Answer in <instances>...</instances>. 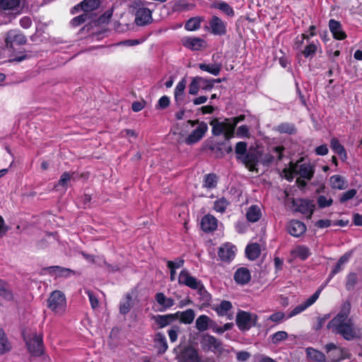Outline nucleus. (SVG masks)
I'll return each instance as SVG.
<instances>
[{
    "label": "nucleus",
    "mask_w": 362,
    "mask_h": 362,
    "mask_svg": "<svg viewBox=\"0 0 362 362\" xmlns=\"http://www.w3.org/2000/svg\"><path fill=\"white\" fill-rule=\"evenodd\" d=\"M349 310L350 304L345 303L341 311L327 325V328L332 333L340 334L348 341L360 338L361 334V329L348 318Z\"/></svg>",
    "instance_id": "obj_1"
},
{
    "label": "nucleus",
    "mask_w": 362,
    "mask_h": 362,
    "mask_svg": "<svg viewBox=\"0 0 362 362\" xmlns=\"http://www.w3.org/2000/svg\"><path fill=\"white\" fill-rule=\"evenodd\" d=\"M315 170L313 165L310 163H303L298 160L296 163H291L288 168H285L282 171L283 176L288 181H291L294 177L298 176L297 183L299 186L303 187L306 186V180H310L314 175Z\"/></svg>",
    "instance_id": "obj_2"
},
{
    "label": "nucleus",
    "mask_w": 362,
    "mask_h": 362,
    "mask_svg": "<svg viewBox=\"0 0 362 362\" xmlns=\"http://www.w3.org/2000/svg\"><path fill=\"white\" fill-rule=\"evenodd\" d=\"M244 119V115L226 118L223 121H220L218 119H214L210 122V125L212 127V134L214 136L223 134L226 140H230L234 137L235 128L238 123L243 121Z\"/></svg>",
    "instance_id": "obj_3"
},
{
    "label": "nucleus",
    "mask_w": 362,
    "mask_h": 362,
    "mask_svg": "<svg viewBox=\"0 0 362 362\" xmlns=\"http://www.w3.org/2000/svg\"><path fill=\"white\" fill-rule=\"evenodd\" d=\"M293 49L306 59H313L317 52H322V48L318 40H312L305 34L298 35L293 42Z\"/></svg>",
    "instance_id": "obj_4"
},
{
    "label": "nucleus",
    "mask_w": 362,
    "mask_h": 362,
    "mask_svg": "<svg viewBox=\"0 0 362 362\" xmlns=\"http://www.w3.org/2000/svg\"><path fill=\"white\" fill-rule=\"evenodd\" d=\"M178 284L181 286H185L192 290H196L198 295L202 298L203 301L208 303L211 300V295L206 290L202 281L191 275L187 269H182L177 278Z\"/></svg>",
    "instance_id": "obj_5"
},
{
    "label": "nucleus",
    "mask_w": 362,
    "mask_h": 362,
    "mask_svg": "<svg viewBox=\"0 0 362 362\" xmlns=\"http://www.w3.org/2000/svg\"><path fill=\"white\" fill-rule=\"evenodd\" d=\"M201 346L204 351H211L221 356H226L230 353V349L215 337L204 334L201 340Z\"/></svg>",
    "instance_id": "obj_6"
},
{
    "label": "nucleus",
    "mask_w": 362,
    "mask_h": 362,
    "mask_svg": "<svg viewBox=\"0 0 362 362\" xmlns=\"http://www.w3.org/2000/svg\"><path fill=\"white\" fill-rule=\"evenodd\" d=\"M47 308L55 315H62L66 308V300L60 291H54L47 299Z\"/></svg>",
    "instance_id": "obj_7"
},
{
    "label": "nucleus",
    "mask_w": 362,
    "mask_h": 362,
    "mask_svg": "<svg viewBox=\"0 0 362 362\" xmlns=\"http://www.w3.org/2000/svg\"><path fill=\"white\" fill-rule=\"evenodd\" d=\"M257 315L255 313L240 310L236 315V325L240 330L248 331L256 325Z\"/></svg>",
    "instance_id": "obj_8"
},
{
    "label": "nucleus",
    "mask_w": 362,
    "mask_h": 362,
    "mask_svg": "<svg viewBox=\"0 0 362 362\" xmlns=\"http://www.w3.org/2000/svg\"><path fill=\"white\" fill-rule=\"evenodd\" d=\"M227 23L216 15H213L208 21L206 29L214 35L223 36L227 33Z\"/></svg>",
    "instance_id": "obj_9"
},
{
    "label": "nucleus",
    "mask_w": 362,
    "mask_h": 362,
    "mask_svg": "<svg viewBox=\"0 0 362 362\" xmlns=\"http://www.w3.org/2000/svg\"><path fill=\"white\" fill-rule=\"evenodd\" d=\"M28 349L32 355L40 356L43 352L42 337L36 333L24 336Z\"/></svg>",
    "instance_id": "obj_10"
},
{
    "label": "nucleus",
    "mask_w": 362,
    "mask_h": 362,
    "mask_svg": "<svg viewBox=\"0 0 362 362\" xmlns=\"http://www.w3.org/2000/svg\"><path fill=\"white\" fill-rule=\"evenodd\" d=\"M177 362H204L197 349L192 346H185L177 356Z\"/></svg>",
    "instance_id": "obj_11"
},
{
    "label": "nucleus",
    "mask_w": 362,
    "mask_h": 362,
    "mask_svg": "<svg viewBox=\"0 0 362 362\" xmlns=\"http://www.w3.org/2000/svg\"><path fill=\"white\" fill-rule=\"evenodd\" d=\"M25 36L19 30H11L8 31L5 37V44L7 48L11 49L14 45H21L26 43Z\"/></svg>",
    "instance_id": "obj_12"
},
{
    "label": "nucleus",
    "mask_w": 362,
    "mask_h": 362,
    "mask_svg": "<svg viewBox=\"0 0 362 362\" xmlns=\"http://www.w3.org/2000/svg\"><path fill=\"white\" fill-rule=\"evenodd\" d=\"M153 21L152 11L142 6H138L135 11V23L139 26H144Z\"/></svg>",
    "instance_id": "obj_13"
},
{
    "label": "nucleus",
    "mask_w": 362,
    "mask_h": 362,
    "mask_svg": "<svg viewBox=\"0 0 362 362\" xmlns=\"http://www.w3.org/2000/svg\"><path fill=\"white\" fill-rule=\"evenodd\" d=\"M322 289H317L310 298H308L305 301L299 304L296 307H295L287 315L286 319L291 318L293 316H296L304 310H305L308 308L313 305L315 301L318 299L320 294L321 293Z\"/></svg>",
    "instance_id": "obj_14"
},
{
    "label": "nucleus",
    "mask_w": 362,
    "mask_h": 362,
    "mask_svg": "<svg viewBox=\"0 0 362 362\" xmlns=\"http://www.w3.org/2000/svg\"><path fill=\"white\" fill-rule=\"evenodd\" d=\"M236 247L230 243H226L221 245L218 250L219 259L225 262H231L236 254Z\"/></svg>",
    "instance_id": "obj_15"
},
{
    "label": "nucleus",
    "mask_w": 362,
    "mask_h": 362,
    "mask_svg": "<svg viewBox=\"0 0 362 362\" xmlns=\"http://www.w3.org/2000/svg\"><path fill=\"white\" fill-rule=\"evenodd\" d=\"M214 82H221V79L207 81L201 76L194 77L189 86V93L194 95H197L199 92L200 85L203 83H207L204 87H202L203 89L211 88L214 86Z\"/></svg>",
    "instance_id": "obj_16"
},
{
    "label": "nucleus",
    "mask_w": 362,
    "mask_h": 362,
    "mask_svg": "<svg viewBox=\"0 0 362 362\" xmlns=\"http://www.w3.org/2000/svg\"><path fill=\"white\" fill-rule=\"evenodd\" d=\"M325 349L328 354V358L332 362H338L347 358L344 349L337 346L334 343L327 344Z\"/></svg>",
    "instance_id": "obj_17"
},
{
    "label": "nucleus",
    "mask_w": 362,
    "mask_h": 362,
    "mask_svg": "<svg viewBox=\"0 0 362 362\" xmlns=\"http://www.w3.org/2000/svg\"><path fill=\"white\" fill-rule=\"evenodd\" d=\"M208 130L207 124L204 122L198 123L197 127L193 130L189 136L186 138L185 142L187 144H192L198 142L204 136Z\"/></svg>",
    "instance_id": "obj_18"
},
{
    "label": "nucleus",
    "mask_w": 362,
    "mask_h": 362,
    "mask_svg": "<svg viewBox=\"0 0 362 362\" xmlns=\"http://www.w3.org/2000/svg\"><path fill=\"white\" fill-rule=\"evenodd\" d=\"M295 210L310 217L313 213L315 205L313 202L307 199H296L293 201Z\"/></svg>",
    "instance_id": "obj_19"
},
{
    "label": "nucleus",
    "mask_w": 362,
    "mask_h": 362,
    "mask_svg": "<svg viewBox=\"0 0 362 362\" xmlns=\"http://www.w3.org/2000/svg\"><path fill=\"white\" fill-rule=\"evenodd\" d=\"M100 5V0H83L80 4L72 8L71 13L74 14L80 11L89 13V12L98 8Z\"/></svg>",
    "instance_id": "obj_20"
},
{
    "label": "nucleus",
    "mask_w": 362,
    "mask_h": 362,
    "mask_svg": "<svg viewBox=\"0 0 362 362\" xmlns=\"http://www.w3.org/2000/svg\"><path fill=\"white\" fill-rule=\"evenodd\" d=\"M182 43L192 51L200 50L206 46L204 40L197 37H185L182 39Z\"/></svg>",
    "instance_id": "obj_21"
},
{
    "label": "nucleus",
    "mask_w": 362,
    "mask_h": 362,
    "mask_svg": "<svg viewBox=\"0 0 362 362\" xmlns=\"http://www.w3.org/2000/svg\"><path fill=\"white\" fill-rule=\"evenodd\" d=\"M211 8L220 11L224 16L228 18L235 16V11L233 8L227 2L223 0H216L211 4Z\"/></svg>",
    "instance_id": "obj_22"
},
{
    "label": "nucleus",
    "mask_w": 362,
    "mask_h": 362,
    "mask_svg": "<svg viewBox=\"0 0 362 362\" xmlns=\"http://www.w3.org/2000/svg\"><path fill=\"white\" fill-rule=\"evenodd\" d=\"M218 226V220L211 214L205 215L201 221L202 229L205 232L214 231Z\"/></svg>",
    "instance_id": "obj_23"
},
{
    "label": "nucleus",
    "mask_w": 362,
    "mask_h": 362,
    "mask_svg": "<svg viewBox=\"0 0 362 362\" xmlns=\"http://www.w3.org/2000/svg\"><path fill=\"white\" fill-rule=\"evenodd\" d=\"M47 273L51 275H54L55 277H69L74 275L76 272L68 268L62 267L59 266L49 267L45 269Z\"/></svg>",
    "instance_id": "obj_24"
},
{
    "label": "nucleus",
    "mask_w": 362,
    "mask_h": 362,
    "mask_svg": "<svg viewBox=\"0 0 362 362\" xmlns=\"http://www.w3.org/2000/svg\"><path fill=\"white\" fill-rule=\"evenodd\" d=\"M305 230L306 227L301 221L293 220L288 223V231L292 236L299 237L303 235Z\"/></svg>",
    "instance_id": "obj_25"
},
{
    "label": "nucleus",
    "mask_w": 362,
    "mask_h": 362,
    "mask_svg": "<svg viewBox=\"0 0 362 362\" xmlns=\"http://www.w3.org/2000/svg\"><path fill=\"white\" fill-rule=\"evenodd\" d=\"M250 272L249 269L245 267L238 269L234 274V280L237 284L240 285L247 284L250 281Z\"/></svg>",
    "instance_id": "obj_26"
},
{
    "label": "nucleus",
    "mask_w": 362,
    "mask_h": 362,
    "mask_svg": "<svg viewBox=\"0 0 362 362\" xmlns=\"http://www.w3.org/2000/svg\"><path fill=\"white\" fill-rule=\"evenodd\" d=\"M329 28L334 38L341 40L346 37V35L342 30L341 25L339 21L334 19L329 20Z\"/></svg>",
    "instance_id": "obj_27"
},
{
    "label": "nucleus",
    "mask_w": 362,
    "mask_h": 362,
    "mask_svg": "<svg viewBox=\"0 0 362 362\" xmlns=\"http://www.w3.org/2000/svg\"><path fill=\"white\" fill-rule=\"evenodd\" d=\"M157 303L161 306L160 311H165L175 305V300L168 298L163 293H157L155 296Z\"/></svg>",
    "instance_id": "obj_28"
},
{
    "label": "nucleus",
    "mask_w": 362,
    "mask_h": 362,
    "mask_svg": "<svg viewBox=\"0 0 362 362\" xmlns=\"http://www.w3.org/2000/svg\"><path fill=\"white\" fill-rule=\"evenodd\" d=\"M214 322L207 315H199L195 322V327L199 332L206 331L209 328L212 327Z\"/></svg>",
    "instance_id": "obj_29"
},
{
    "label": "nucleus",
    "mask_w": 362,
    "mask_h": 362,
    "mask_svg": "<svg viewBox=\"0 0 362 362\" xmlns=\"http://www.w3.org/2000/svg\"><path fill=\"white\" fill-rule=\"evenodd\" d=\"M262 217V211L258 205H252L246 211V218L249 222L255 223Z\"/></svg>",
    "instance_id": "obj_30"
},
{
    "label": "nucleus",
    "mask_w": 362,
    "mask_h": 362,
    "mask_svg": "<svg viewBox=\"0 0 362 362\" xmlns=\"http://www.w3.org/2000/svg\"><path fill=\"white\" fill-rule=\"evenodd\" d=\"M174 315H175V319L179 317L180 322L185 325L192 323L195 317V313L194 310L190 308L182 312L178 311Z\"/></svg>",
    "instance_id": "obj_31"
},
{
    "label": "nucleus",
    "mask_w": 362,
    "mask_h": 362,
    "mask_svg": "<svg viewBox=\"0 0 362 362\" xmlns=\"http://www.w3.org/2000/svg\"><path fill=\"white\" fill-rule=\"evenodd\" d=\"M330 186L332 189L342 190L348 187L345 179L339 175H334L329 178Z\"/></svg>",
    "instance_id": "obj_32"
},
{
    "label": "nucleus",
    "mask_w": 362,
    "mask_h": 362,
    "mask_svg": "<svg viewBox=\"0 0 362 362\" xmlns=\"http://www.w3.org/2000/svg\"><path fill=\"white\" fill-rule=\"evenodd\" d=\"M353 255V250H350L347 252H346L344 255H342L340 259H339L337 265L334 267L333 270L331 272L330 277H332L334 275L337 274L339 272H341L343 268L344 265L346 264Z\"/></svg>",
    "instance_id": "obj_33"
},
{
    "label": "nucleus",
    "mask_w": 362,
    "mask_h": 362,
    "mask_svg": "<svg viewBox=\"0 0 362 362\" xmlns=\"http://www.w3.org/2000/svg\"><path fill=\"white\" fill-rule=\"evenodd\" d=\"M153 319L160 328H163L175 320V315H157Z\"/></svg>",
    "instance_id": "obj_34"
},
{
    "label": "nucleus",
    "mask_w": 362,
    "mask_h": 362,
    "mask_svg": "<svg viewBox=\"0 0 362 362\" xmlns=\"http://www.w3.org/2000/svg\"><path fill=\"white\" fill-rule=\"evenodd\" d=\"M330 144L332 151L338 154L342 160H345L347 158L346 152L344 147L339 143V141L336 138H332Z\"/></svg>",
    "instance_id": "obj_35"
},
{
    "label": "nucleus",
    "mask_w": 362,
    "mask_h": 362,
    "mask_svg": "<svg viewBox=\"0 0 362 362\" xmlns=\"http://www.w3.org/2000/svg\"><path fill=\"white\" fill-rule=\"evenodd\" d=\"M306 354L309 359L313 362H323L326 358L322 352L311 347L306 349Z\"/></svg>",
    "instance_id": "obj_36"
},
{
    "label": "nucleus",
    "mask_w": 362,
    "mask_h": 362,
    "mask_svg": "<svg viewBox=\"0 0 362 362\" xmlns=\"http://www.w3.org/2000/svg\"><path fill=\"white\" fill-rule=\"evenodd\" d=\"M291 254L296 258L305 260L310 255V252L308 247L298 245L292 250Z\"/></svg>",
    "instance_id": "obj_37"
},
{
    "label": "nucleus",
    "mask_w": 362,
    "mask_h": 362,
    "mask_svg": "<svg viewBox=\"0 0 362 362\" xmlns=\"http://www.w3.org/2000/svg\"><path fill=\"white\" fill-rule=\"evenodd\" d=\"M221 64H199V68L202 71H206L214 76H218L221 70Z\"/></svg>",
    "instance_id": "obj_38"
},
{
    "label": "nucleus",
    "mask_w": 362,
    "mask_h": 362,
    "mask_svg": "<svg viewBox=\"0 0 362 362\" xmlns=\"http://www.w3.org/2000/svg\"><path fill=\"white\" fill-rule=\"evenodd\" d=\"M218 183V177L214 173L206 174L204 176L203 187L212 189L216 187Z\"/></svg>",
    "instance_id": "obj_39"
},
{
    "label": "nucleus",
    "mask_w": 362,
    "mask_h": 362,
    "mask_svg": "<svg viewBox=\"0 0 362 362\" xmlns=\"http://www.w3.org/2000/svg\"><path fill=\"white\" fill-rule=\"evenodd\" d=\"M284 148L283 146H276L272 148L270 153L268 154L265 160L268 163H272L277 160H280L283 156V151Z\"/></svg>",
    "instance_id": "obj_40"
},
{
    "label": "nucleus",
    "mask_w": 362,
    "mask_h": 362,
    "mask_svg": "<svg viewBox=\"0 0 362 362\" xmlns=\"http://www.w3.org/2000/svg\"><path fill=\"white\" fill-rule=\"evenodd\" d=\"M186 87V81L185 78H182L181 81L178 82L175 88V100L177 103H180L184 100V93Z\"/></svg>",
    "instance_id": "obj_41"
},
{
    "label": "nucleus",
    "mask_w": 362,
    "mask_h": 362,
    "mask_svg": "<svg viewBox=\"0 0 362 362\" xmlns=\"http://www.w3.org/2000/svg\"><path fill=\"white\" fill-rule=\"evenodd\" d=\"M261 250L258 243H252L248 245L245 249L247 257L251 259H256L260 255Z\"/></svg>",
    "instance_id": "obj_42"
},
{
    "label": "nucleus",
    "mask_w": 362,
    "mask_h": 362,
    "mask_svg": "<svg viewBox=\"0 0 362 362\" xmlns=\"http://www.w3.org/2000/svg\"><path fill=\"white\" fill-rule=\"evenodd\" d=\"M12 348L4 331L0 328V354L8 352Z\"/></svg>",
    "instance_id": "obj_43"
},
{
    "label": "nucleus",
    "mask_w": 362,
    "mask_h": 362,
    "mask_svg": "<svg viewBox=\"0 0 362 362\" xmlns=\"http://www.w3.org/2000/svg\"><path fill=\"white\" fill-rule=\"evenodd\" d=\"M230 202L225 197H220L214 202L213 209L218 213L223 214L228 206Z\"/></svg>",
    "instance_id": "obj_44"
},
{
    "label": "nucleus",
    "mask_w": 362,
    "mask_h": 362,
    "mask_svg": "<svg viewBox=\"0 0 362 362\" xmlns=\"http://www.w3.org/2000/svg\"><path fill=\"white\" fill-rule=\"evenodd\" d=\"M233 305L230 301L222 300L214 309L219 316H226L232 309Z\"/></svg>",
    "instance_id": "obj_45"
},
{
    "label": "nucleus",
    "mask_w": 362,
    "mask_h": 362,
    "mask_svg": "<svg viewBox=\"0 0 362 362\" xmlns=\"http://www.w3.org/2000/svg\"><path fill=\"white\" fill-rule=\"evenodd\" d=\"M203 19L201 17H193L189 18L185 25V28L189 31H194L199 29Z\"/></svg>",
    "instance_id": "obj_46"
},
{
    "label": "nucleus",
    "mask_w": 362,
    "mask_h": 362,
    "mask_svg": "<svg viewBox=\"0 0 362 362\" xmlns=\"http://www.w3.org/2000/svg\"><path fill=\"white\" fill-rule=\"evenodd\" d=\"M132 306V296L127 293L123 300L120 302L119 312L125 315L128 313Z\"/></svg>",
    "instance_id": "obj_47"
},
{
    "label": "nucleus",
    "mask_w": 362,
    "mask_h": 362,
    "mask_svg": "<svg viewBox=\"0 0 362 362\" xmlns=\"http://www.w3.org/2000/svg\"><path fill=\"white\" fill-rule=\"evenodd\" d=\"M155 342L159 349L160 353H164L166 351L168 346L165 336L163 334L160 332L157 333L155 336Z\"/></svg>",
    "instance_id": "obj_48"
},
{
    "label": "nucleus",
    "mask_w": 362,
    "mask_h": 362,
    "mask_svg": "<svg viewBox=\"0 0 362 362\" xmlns=\"http://www.w3.org/2000/svg\"><path fill=\"white\" fill-rule=\"evenodd\" d=\"M243 162L246 165L247 167L252 170L257 165L258 160L257 157L255 153H247L243 158Z\"/></svg>",
    "instance_id": "obj_49"
},
{
    "label": "nucleus",
    "mask_w": 362,
    "mask_h": 362,
    "mask_svg": "<svg viewBox=\"0 0 362 362\" xmlns=\"http://www.w3.org/2000/svg\"><path fill=\"white\" fill-rule=\"evenodd\" d=\"M21 0H0V9L11 10L20 4Z\"/></svg>",
    "instance_id": "obj_50"
},
{
    "label": "nucleus",
    "mask_w": 362,
    "mask_h": 362,
    "mask_svg": "<svg viewBox=\"0 0 362 362\" xmlns=\"http://www.w3.org/2000/svg\"><path fill=\"white\" fill-rule=\"evenodd\" d=\"M194 7V5L192 4H189L185 0H179L175 4L173 8L177 11H184L191 10Z\"/></svg>",
    "instance_id": "obj_51"
},
{
    "label": "nucleus",
    "mask_w": 362,
    "mask_h": 362,
    "mask_svg": "<svg viewBox=\"0 0 362 362\" xmlns=\"http://www.w3.org/2000/svg\"><path fill=\"white\" fill-rule=\"evenodd\" d=\"M0 296L7 300H12L13 295L12 292L6 287V284L0 280Z\"/></svg>",
    "instance_id": "obj_52"
},
{
    "label": "nucleus",
    "mask_w": 362,
    "mask_h": 362,
    "mask_svg": "<svg viewBox=\"0 0 362 362\" xmlns=\"http://www.w3.org/2000/svg\"><path fill=\"white\" fill-rule=\"evenodd\" d=\"M238 159H242L247 153V144L244 141H239L236 144L235 148Z\"/></svg>",
    "instance_id": "obj_53"
},
{
    "label": "nucleus",
    "mask_w": 362,
    "mask_h": 362,
    "mask_svg": "<svg viewBox=\"0 0 362 362\" xmlns=\"http://www.w3.org/2000/svg\"><path fill=\"white\" fill-rule=\"evenodd\" d=\"M90 13L83 12V13L74 18L71 20V23L73 26L76 27L85 23L88 18H90Z\"/></svg>",
    "instance_id": "obj_54"
},
{
    "label": "nucleus",
    "mask_w": 362,
    "mask_h": 362,
    "mask_svg": "<svg viewBox=\"0 0 362 362\" xmlns=\"http://www.w3.org/2000/svg\"><path fill=\"white\" fill-rule=\"evenodd\" d=\"M276 129L280 133H286V134H293L296 132V129H295L294 126L289 123H282L276 127Z\"/></svg>",
    "instance_id": "obj_55"
},
{
    "label": "nucleus",
    "mask_w": 362,
    "mask_h": 362,
    "mask_svg": "<svg viewBox=\"0 0 362 362\" xmlns=\"http://www.w3.org/2000/svg\"><path fill=\"white\" fill-rule=\"evenodd\" d=\"M272 341L274 344H278L288 338V333L285 331H279L271 335Z\"/></svg>",
    "instance_id": "obj_56"
},
{
    "label": "nucleus",
    "mask_w": 362,
    "mask_h": 362,
    "mask_svg": "<svg viewBox=\"0 0 362 362\" xmlns=\"http://www.w3.org/2000/svg\"><path fill=\"white\" fill-rule=\"evenodd\" d=\"M333 199L324 195H320L317 198V204L320 208H325L332 204Z\"/></svg>",
    "instance_id": "obj_57"
},
{
    "label": "nucleus",
    "mask_w": 362,
    "mask_h": 362,
    "mask_svg": "<svg viewBox=\"0 0 362 362\" xmlns=\"http://www.w3.org/2000/svg\"><path fill=\"white\" fill-rule=\"evenodd\" d=\"M356 193L357 191L355 189H351L342 193L339 198L340 202L344 203L346 201L353 199L356 196Z\"/></svg>",
    "instance_id": "obj_58"
},
{
    "label": "nucleus",
    "mask_w": 362,
    "mask_h": 362,
    "mask_svg": "<svg viewBox=\"0 0 362 362\" xmlns=\"http://www.w3.org/2000/svg\"><path fill=\"white\" fill-rule=\"evenodd\" d=\"M180 331L179 326L174 325L168 331V336L172 343L175 342L177 339L178 333Z\"/></svg>",
    "instance_id": "obj_59"
},
{
    "label": "nucleus",
    "mask_w": 362,
    "mask_h": 362,
    "mask_svg": "<svg viewBox=\"0 0 362 362\" xmlns=\"http://www.w3.org/2000/svg\"><path fill=\"white\" fill-rule=\"evenodd\" d=\"M185 263V260L182 258L176 259L175 261H168L167 267L168 269H177L181 268Z\"/></svg>",
    "instance_id": "obj_60"
},
{
    "label": "nucleus",
    "mask_w": 362,
    "mask_h": 362,
    "mask_svg": "<svg viewBox=\"0 0 362 362\" xmlns=\"http://www.w3.org/2000/svg\"><path fill=\"white\" fill-rule=\"evenodd\" d=\"M71 178V175L67 172L64 173L58 182V185L63 187L65 189L68 186V183L70 182Z\"/></svg>",
    "instance_id": "obj_61"
},
{
    "label": "nucleus",
    "mask_w": 362,
    "mask_h": 362,
    "mask_svg": "<svg viewBox=\"0 0 362 362\" xmlns=\"http://www.w3.org/2000/svg\"><path fill=\"white\" fill-rule=\"evenodd\" d=\"M236 135L240 138H248L250 136V129L246 125L240 126L236 131Z\"/></svg>",
    "instance_id": "obj_62"
},
{
    "label": "nucleus",
    "mask_w": 362,
    "mask_h": 362,
    "mask_svg": "<svg viewBox=\"0 0 362 362\" xmlns=\"http://www.w3.org/2000/svg\"><path fill=\"white\" fill-rule=\"evenodd\" d=\"M357 281V276L354 273H351L347 276V281H346V288L348 290L352 289Z\"/></svg>",
    "instance_id": "obj_63"
},
{
    "label": "nucleus",
    "mask_w": 362,
    "mask_h": 362,
    "mask_svg": "<svg viewBox=\"0 0 362 362\" xmlns=\"http://www.w3.org/2000/svg\"><path fill=\"white\" fill-rule=\"evenodd\" d=\"M86 293L88 296L91 307L93 309L98 308L99 303H98V300L97 297L94 295V293L90 290L86 291Z\"/></svg>",
    "instance_id": "obj_64"
}]
</instances>
